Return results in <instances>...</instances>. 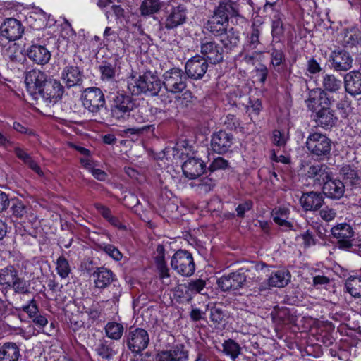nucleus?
I'll return each mask as SVG.
<instances>
[{
  "mask_svg": "<svg viewBox=\"0 0 361 361\" xmlns=\"http://www.w3.org/2000/svg\"><path fill=\"white\" fill-rule=\"evenodd\" d=\"M205 169V164L200 159L190 157L182 165L184 175L189 179H196Z\"/></svg>",
  "mask_w": 361,
  "mask_h": 361,
  "instance_id": "aec40b11",
  "label": "nucleus"
},
{
  "mask_svg": "<svg viewBox=\"0 0 361 361\" xmlns=\"http://www.w3.org/2000/svg\"><path fill=\"white\" fill-rule=\"evenodd\" d=\"M26 52L27 57L38 65L47 64L51 59V52L44 45L32 44Z\"/></svg>",
  "mask_w": 361,
  "mask_h": 361,
  "instance_id": "a211bd4d",
  "label": "nucleus"
},
{
  "mask_svg": "<svg viewBox=\"0 0 361 361\" xmlns=\"http://www.w3.org/2000/svg\"><path fill=\"white\" fill-rule=\"evenodd\" d=\"M306 147L312 156L322 160L330 155L331 140L324 134L312 133L307 138Z\"/></svg>",
  "mask_w": 361,
  "mask_h": 361,
  "instance_id": "39448f33",
  "label": "nucleus"
},
{
  "mask_svg": "<svg viewBox=\"0 0 361 361\" xmlns=\"http://www.w3.org/2000/svg\"><path fill=\"white\" fill-rule=\"evenodd\" d=\"M92 277L95 286L98 288H105L115 281L114 274L106 267H99L93 272Z\"/></svg>",
  "mask_w": 361,
  "mask_h": 361,
  "instance_id": "bb28decb",
  "label": "nucleus"
},
{
  "mask_svg": "<svg viewBox=\"0 0 361 361\" xmlns=\"http://www.w3.org/2000/svg\"><path fill=\"white\" fill-rule=\"evenodd\" d=\"M62 80L68 87H73L81 82V73L75 66H66L61 75Z\"/></svg>",
  "mask_w": 361,
  "mask_h": 361,
  "instance_id": "7c9ffc66",
  "label": "nucleus"
},
{
  "mask_svg": "<svg viewBox=\"0 0 361 361\" xmlns=\"http://www.w3.org/2000/svg\"><path fill=\"white\" fill-rule=\"evenodd\" d=\"M99 248L116 261H119L122 258L121 252L113 245L102 243L99 245Z\"/></svg>",
  "mask_w": 361,
  "mask_h": 361,
  "instance_id": "3c124183",
  "label": "nucleus"
},
{
  "mask_svg": "<svg viewBox=\"0 0 361 361\" xmlns=\"http://www.w3.org/2000/svg\"><path fill=\"white\" fill-rule=\"evenodd\" d=\"M14 153L16 156L21 160L25 165H27L30 169L34 171L39 175H42V171L37 164V163L32 159L29 153H27L24 149L19 147L14 148Z\"/></svg>",
  "mask_w": 361,
  "mask_h": 361,
  "instance_id": "e433bc0d",
  "label": "nucleus"
},
{
  "mask_svg": "<svg viewBox=\"0 0 361 361\" xmlns=\"http://www.w3.org/2000/svg\"><path fill=\"white\" fill-rule=\"evenodd\" d=\"M118 61V58H116L111 61H104L99 66V69L101 73V79L103 81L111 82L116 80L120 71Z\"/></svg>",
  "mask_w": 361,
  "mask_h": 361,
  "instance_id": "a878e982",
  "label": "nucleus"
},
{
  "mask_svg": "<svg viewBox=\"0 0 361 361\" xmlns=\"http://www.w3.org/2000/svg\"><path fill=\"white\" fill-rule=\"evenodd\" d=\"M307 176L319 185H324L331 177V172L325 164L312 165L307 170Z\"/></svg>",
  "mask_w": 361,
  "mask_h": 361,
  "instance_id": "b1692460",
  "label": "nucleus"
},
{
  "mask_svg": "<svg viewBox=\"0 0 361 361\" xmlns=\"http://www.w3.org/2000/svg\"><path fill=\"white\" fill-rule=\"evenodd\" d=\"M187 19V9L183 5L172 7L166 11L163 25L167 30H173L183 24Z\"/></svg>",
  "mask_w": 361,
  "mask_h": 361,
  "instance_id": "f8f14e48",
  "label": "nucleus"
},
{
  "mask_svg": "<svg viewBox=\"0 0 361 361\" xmlns=\"http://www.w3.org/2000/svg\"><path fill=\"white\" fill-rule=\"evenodd\" d=\"M171 266L177 274L186 277L192 276L195 270L192 254L183 250L174 253L171 259Z\"/></svg>",
  "mask_w": 361,
  "mask_h": 361,
  "instance_id": "423d86ee",
  "label": "nucleus"
},
{
  "mask_svg": "<svg viewBox=\"0 0 361 361\" xmlns=\"http://www.w3.org/2000/svg\"><path fill=\"white\" fill-rule=\"evenodd\" d=\"M307 71L311 74H317L322 71L319 63L314 58L307 61Z\"/></svg>",
  "mask_w": 361,
  "mask_h": 361,
  "instance_id": "0e129e2a",
  "label": "nucleus"
},
{
  "mask_svg": "<svg viewBox=\"0 0 361 361\" xmlns=\"http://www.w3.org/2000/svg\"><path fill=\"white\" fill-rule=\"evenodd\" d=\"M205 286L206 282L203 279H199L190 281L184 285L185 294L191 298L192 295L201 293Z\"/></svg>",
  "mask_w": 361,
  "mask_h": 361,
  "instance_id": "a18cd8bd",
  "label": "nucleus"
},
{
  "mask_svg": "<svg viewBox=\"0 0 361 361\" xmlns=\"http://www.w3.org/2000/svg\"><path fill=\"white\" fill-rule=\"evenodd\" d=\"M162 84L168 92L180 93L187 87L186 77L181 69L173 68L163 74Z\"/></svg>",
  "mask_w": 361,
  "mask_h": 361,
  "instance_id": "0eeeda50",
  "label": "nucleus"
},
{
  "mask_svg": "<svg viewBox=\"0 0 361 361\" xmlns=\"http://www.w3.org/2000/svg\"><path fill=\"white\" fill-rule=\"evenodd\" d=\"M253 203L252 201H245V202L240 204L237 208V215L239 217H243L245 213L252 209Z\"/></svg>",
  "mask_w": 361,
  "mask_h": 361,
  "instance_id": "69168bd1",
  "label": "nucleus"
},
{
  "mask_svg": "<svg viewBox=\"0 0 361 361\" xmlns=\"http://www.w3.org/2000/svg\"><path fill=\"white\" fill-rule=\"evenodd\" d=\"M250 87L247 85L239 86L231 93V98L235 105L248 108L250 103Z\"/></svg>",
  "mask_w": 361,
  "mask_h": 361,
  "instance_id": "2f4dec72",
  "label": "nucleus"
},
{
  "mask_svg": "<svg viewBox=\"0 0 361 361\" xmlns=\"http://www.w3.org/2000/svg\"><path fill=\"white\" fill-rule=\"evenodd\" d=\"M161 6L159 0H143L140 6V11L143 16H150L158 13Z\"/></svg>",
  "mask_w": 361,
  "mask_h": 361,
  "instance_id": "ea45409f",
  "label": "nucleus"
},
{
  "mask_svg": "<svg viewBox=\"0 0 361 361\" xmlns=\"http://www.w3.org/2000/svg\"><path fill=\"white\" fill-rule=\"evenodd\" d=\"M227 16L231 18L240 16L239 5L235 1H222Z\"/></svg>",
  "mask_w": 361,
  "mask_h": 361,
  "instance_id": "13d9d810",
  "label": "nucleus"
},
{
  "mask_svg": "<svg viewBox=\"0 0 361 361\" xmlns=\"http://www.w3.org/2000/svg\"><path fill=\"white\" fill-rule=\"evenodd\" d=\"M126 343L128 348L132 353H140L149 345V334L142 328H131L126 334Z\"/></svg>",
  "mask_w": 361,
  "mask_h": 361,
  "instance_id": "6e6552de",
  "label": "nucleus"
},
{
  "mask_svg": "<svg viewBox=\"0 0 361 361\" xmlns=\"http://www.w3.org/2000/svg\"><path fill=\"white\" fill-rule=\"evenodd\" d=\"M261 34V31L256 26L252 27V30L250 34L247 36V45L250 47V49H256L258 44H259V35Z\"/></svg>",
  "mask_w": 361,
  "mask_h": 361,
  "instance_id": "5fc2aeb1",
  "label": "nucleus"
},
{
  "mask_svg": "<svg viewBox=\"0 0 361 361\" xmlns=\"http://www.w3.org/2000/svg\"><path fill=\"white\" fill-rule=\"evenodd\" d=\"M336 102L334 97L324 91L310 92L309 98L306 100V105L309 110L314 113V121L319 127L324 129H330L335 126L338 117L335 111L331 109V106Z\"/></svg>",
  "mask_w": 361,
  "mask_h": 361,
  "instance_id": "f257e3e1",
  "label": "nucleus"
},
{
  "mask_svg": "<svg viewBox=\"0 0 361 361\" xmlns=\"http://www.w3.org/2000/svg\"><path fill=\"white\" fill-rule=\"evenodd\" d=\"M47 75L44 72L33 69L26 73L25 83L27 92L35 97L47 81Z\"/></svg>",
  "mask_w": 361,
  "mask_h": 361,
  "instance_id": "ddd939ff",
  "label": "nucleus"
},
{
  "mask_svg": "<svg viewBox=\"0 0 361 361\" xmlns=\"http://www.w3.org/2000/svg\"><path fill=\"white\" fill-rule=\"evenodd\" d=\"M340 176L346 185H356L360 184V177L357 171L350 165H344L340 169Z\"/></svg>",
  "mask_w": 361,
  "mask_h": 361,
  "instance_id": "f704fd0d",
  "label": "nucleus"
},
{
  "mask_svg": "<svg viewBox=\"0 0 361 361\" xmlns=\"http://www.w3.org/2000/svg\"><path fill=\"white\" fill-rule=\"evenodd\" d=\"M0 286L6 290L13 289L16 293L25 294L29 292L27 282L12 265L0 269Z\"/></svg>",
  "mask_w": 361,
  "mask_h": 361,
  "instance_id": "7ed1b4c3",
  "label": "nucleus"
},
{
  "mask_svg": "<svg viewBox=\"0 0 361 361\" xmlns=\"http://www.w3.org/2000/svg\"><path fill=\"white\" fill-rule=\"evenodd\" d=\"M283 16L280 13H276L272 18L271 34L274 38L281 39L284 35L285 27L283 23Z\"/></svg>",
  "mask_w": 361,
  "mask_h": 361,
  "instance_id": "a19ab883",
  "label": "nucleus"
},
{
  "mask_svg": "<svg viewBox=\"0 0 361 361\" xmlns=\"http://www.w3.org/2000/svg\"><path fill=\"white\" fill-rule=\"evenodd\" d=\"M300 202L305 211H314L322 207L324 203V198L320 192H310L302 194Z\"/></svg>",
  "mask_w": 361,
  "mask_h": 361,
  "instance_id": "412c9836",
  "label": "nucleus"
},
{
  "mask_svg": "<svg viewBox=\"0 0 361 361\" xmlns=\"http://www.w3.org/2000/svg\"><path fill=\"white\" fill-rule=\"evenodd\" d=\"M347 291L354 298H361V276L349 277L345 282Z\"/></svg>",
  "mask_w": 361,
  "mask_h": 361,
  "instance_id": "37998d69",
  "label": "nucleus"
},
{
  "mask_svg": "<svg viewBox=\"0 0 361 361\" xmlns=\"http://www.w3.org/2000/svg\"><path fill=\"white\" fill-rule=\"evenodd\" d=\"M247 276L243 272L236 271L224 275L217 280L218 287L222 291L236 290L245 286Z\"/></svg>",
  "mask_w": 361,
  "mask_h": 361,
  "instance_id": "9d476101",
  "label": "nucleus"
},
{
  "mask_svg": "<svg viewBox=\"0 0 361 361\" xmlns=\"http://www.w3.org/2000/svg\"><path fill=\"white\" fill-rule=\"evenodd\" d=\"M233 142V136L226 131L220 130L213 134L211 146L215 152L223 154L226 152Z\"/></svg>",
  "mask_w": 361,
  "mask_h": 361,
  "instance_id": "f3484780",
  "label": "nucleus"
},
{
  "mask_svg": "<svg viewBox=\"0 0 361 361\" xmlns=\"http://www.w3.org/2000/svg\"><path fill=\"white\" fill-rule=\"evenodd\" d=\"M247 111L251 110L250 114H254L256 116H258L262 109V102L259 99H251L250 106L248 108H245Z\"/></svg>",
  "mask_w": 361,
  "mask_h": 361,
  "instance_id": "e2e57ef3",
  "label": "nucleus"
},
{
  "mask_svg": "<svg viewBox=\"0 0 361 361\" xmlns=\"http://www.w3.org/2000/svg\"><path fill=\"white\" fill-rule=\"evenodd\" d=\"M228 23L225 18L218 19L217 17L212 16L207 23V29L215 35H220L226 31Z\"/></svg>",
  "mask_w": 361,
  "mask_h": 361,
  "instance_id": "79ce46f5",
  "label": "nucleus"
},
{
  "mask_svg": "<svg viewBox=\"0 0 361 361\" xmlns=\"http://www.w3.org/2000/svg\"><path fill=\"white\" fill-rule=\"evenodd\" d=\"M342 85V81L338 79L333 74H323L322 75V89H319L317 91H312L311 92H316L317 95L319 91H324L325 93H338Z\"/></svg>",
  "mask_w": 361,
  "mask_h": 361,
  "instance_id": "c85d7f7f",
  "label": "nucleus"
},
{
  "mask_svg": "<svg viewBox=\"0 0 361 361\" xmlns=\"http://www.w3.org/2000/svg\"><path fill=\"white\" fill-rule=\"evenodd\" d=\"M127 87L129 92L134 95L144 93L154 96L161 88V81L156 74L151 71H147L139 78H128Z\"/></svg>",
  "mask_w": 361,
  "mask_h": 361,
  "instance_id": "f03ea898",
  "label": "nucleus"
},
{
  "mask_svg": "<svg viewBox=\"0 0 361 361\" xmlns=\"http://www.w3.org/2000/svg\"><path fill=\"white\" fill-rule=\"evenodd\" d=\"M201 54L212 63H217L223 60V50L214 40L204 39L201 42Z\"/></svg>",
  "mask_w": 361,
  "mask_h": 361,
  "instance_id": "dca6fc26",
  "label": "nucleus"
},
{
  "mask_svg": "<svg viewBox=\"0 0 361 361\" xmlns=\"http://www.w3.org/2000/svg\"><path fill=\"white\" fill-rule=\"evenodd\" d=\"M56 264L57 274L62 279L68 277L71 272V267L68 260L63 256H61L57 259Z\"/></svg>",
  "mask_w": 361,
  "mask_h": 361,
  "instance_id": "8fccbe9b",
  "label": "nucleus"
},
{
  "mask_svg": "<svg viewBox=\"0 0 361 361\" xmlns=\"http://www.w3.org/2000/svg\"><path fill=\"white\" fill-rule=\"evenodd\" d=\"M28 210V207L20 200H16L12 202L11 211L12 215L17 219H22L25 216Z\"/></svg>",
  "mask_w": 361,
  "mask_h": 361,
  "instance_id": "09e8293b",
  "label": "nucleus"
},
{
  "mask_svg": "<svg viewBox=\"0 0 361 361\" xmlns=\"http://www.w3.org/2000/svg\"><path fill=\"white\" fill-rule=\"evenodd\" d=\"M223 352L234 360L238 357L240 352V348L235 341L232 339H229L225 341L223 343Z\"/></svg>",
  "mask_w": 361,
  "mask_h": 361,
  "instance_id": "de8ad7c7",
  "label": "nucleus"
},
{
  "mask_svg": "<svg viewBox=\"0 0 361 361\" xmlns=\"http://www.w3.org/2000/svg\"><path fill=\"white\" fill-rule=\"evenodd\" d=\"M209 318L215 325H219L224 320V313L221 308L212 306L210 309Z\"/></svg>",
  "mask_w": 361,
  "mask_h": 361,
  "instance_id": "4d7b16f0",
  "label": "nucleus"
},
{
  "mask_svg": "<svg viewBox=\"0 0 361 361\" xmlns=\"http://www.w3.org/2000/svg\"><path fill=\"white\" fill-rule=\"evenodd\" d=\"M63 93V87L61 84L55 79H50L47 81L41 89L39 95L49 103L55 104L61 99Z\"/></svg>",
  "mask_w": 361,
  "mask_h": 361,
  "instance_id": "2eb2a0df",
  "label": "nucleus"
},
{
  "mask_svg": "<svg viewBox=\"0 0 361 361\" xmlns=\"http://www.w3.org/2000/svg\"><path fill=\"white\" fill-rule=\"evenodd\" d=\"M135 104L128 95L118 93L113 98L111 106V116L117 123H123L130 119Z\"/></svg>",
  "mask_w": 361,
  "mask_h": 361,
  "instance_id": "20e7f679",
  "label": "nucleus"
},
{
  "mask_svg": "<svg viewBox=\"0 0 361 361\" xmlns=\"http://www.w3.org/2000/svg\"><path fill=\"white\" fill-rule=\"evenodd\" d=\"M288 139V135L279 130H274L272 133V143L278 147H284Z\"/></svg>",
  "mask_w": 361,
  "mask_h": 361,
  "instance_id": "864d4df0",
  "label": "nucleus"
},
{
  "mask_svg": "<svg viewBox=\"0 0 361 361\" xmlns=\"http://www.w3.org/2000/svg\"><path fill=\"white\" fill-rule=\"evenodd\" d=\"M345 184L337 179H331V177L323 185V192L331 199L338 200L345 192Z\"/></svg>",
  "mask_w": 361,
  "mask_h": 361,
  "instance_id": "393cba45",
  "label": "nucleus"
},
{
  "mask_svg": "<svg viewBox=\"0 0 361 361\" xmlns=\"http://www.w3.org/2000/svg\"><path fill=\"white\" fill-rule=\"evenodd\" d=\"M133 114L130 116V119L132 122H135L136 123H144L149 121V115L147 114V110L145 108H140L136 111H132Z\"/></svg>",
  "mask_w": 361,
  "mask_h": 361,
  "instance_id": "603ef678",
  "label": "nucleus"
},
{
  "mask_svg": "<svg viewBox=\"0 0 361 361\" xmlns=\"http://www.w3.org/2000/svg\"><path fill=\"white\" fill-rule=\"evenodd\" d=\"M331 233L336 239V245L339 249L348 250L353 247L354 231L348 224L341 223L333 226Z\"/></svg>",
  "mask_w": 361,
  "mask_h": 361,
  "instance_id": "1a4fd4ad",
  "label": "nucleus"
},
{
  "mask_svg": "<svg viewBox=\"0 0 361 361\" xmlns=\"http://www.w3.org/2000/svg\"><path fill=\"white\" fill-rule=\"evenodd\" d=\"M96 352L99 357L105 361H109L115 355V352L106 341H102L98 344Z\"/></svg>",
  "mask_w": 361,
  "mask_h": 361,
  "instance_id": "49530a36",
  "label": "nucleus"
},
{
  "mask_svg": "<svg viewBox=\"0 0 361 361\" xmlns=\"http://www.w3.org/2000/svg\"><path fill=\"white\" fill-rule=\"evenodd\" d=\"M20 350L13 343H6L0 349V361H18Z\"/></svg>",
  "mask_w": 361,
  "mask_h": 361,
  "instance_id": "c9c22d12",
  "label": "nucleus"
},
{
  "mask_svg": "<svg viewBox=\"0 0 361 361\" xmlns=\"http://www.w3.org/2000/svg\"><path fill=\"white\" fill-rule=\"evenodd\" d=\"M106 336L114 340H119L123 334V326L121 324L117 322H108L105 326Z\"/></svg>",
  "mask_w": 361,
  "mask_h": 361,
  "instance_id": "c03bdc74",
  "label": "nucleus"
},
{
  "mask_svg": "<svg viewBox=\"0 0 361 361\" xmlns=\"http://www.w3.org/2000/svg\"><path fill=\"white\" fill-rule=\"evenodd\" d=\"M299 237L302 238V243L305 247H310L315 244V240L313 235L308 230L301 234Z\"/></svg>",
  "mask_w": 361,
  "mask_h": 361,
  "instance_id": "338daca9",
  "label": "nucleus"
},
{
  "mask_svg": "<svg viewBox=\"0 0 361 361\" xmlns=\"http://www.w3.org/2000/svg\"><path fill=\"white\" fill-rule=\"evenodd\" d=\"M228 166V161L223 157H219L213 160L209 166V169L211 171H214L219 169H226Z\"/></svg>",
  "mask_w": 361,
  "mask_h": 361,
  "instance_id": "bf43d9fd",
  "label": "nucleus"
},
{
  "mask_svg": "<svg viewBox=\"0 0 361 361\" xmlns=\"http://www.w3.org/2000/svg\"><path fill=\"white\" fill-rule=\"evenodd\" d=\"M334 99H336V102L337 101L336 104V108L338 110L343 111L344 114H345L346 108H348L350 104V102L348 99V97L347 95L343 93H336L335 94Z\"/></svg>",
  "mask_w": 361,
  "mask_h": 361,
  "instance_id": "6e6d98bb",
  "label": "nucleus"
},
{
  "mask_svg": "<svg viewBox=\"0 0 361 361\" xmlns=\"http://www.w3.org/2000/svg\"><path fill=\"white\" fill-rule=\"evenodd\" d=\"M321 218L325 221H331L334 220L337 214L336 209L325 207L319 211Z\"/></svg>",
  "mask_w": 361,
  "mask_h": 361,
  "instance_id": "052dcab7",
  "label": "nucleus"
},
{
  "mask_svg": "<svg viewBox=\"0 0 361 361\" xmlns=\"http://www.w3.org/2000/svg\"><path fill=\"white\" fill-rule=\"evenodd\" d=\"M1 28V35L10 41L19 39L23 33L20 22L15 18H7Z\"/></svg>",
  "mask_w": 361,
  "mask_h": 361,
  "instance_id": "6ab92c4d",
  "label": "nucleus"
},
{
  "mask_svg": "<svg viewBox=\"0 0 361 361\" xmlns=\"http://www.w3.org/2000/svg\"><path fill=\"white\" fill-rule=\"evenodd\" d=\"M208 66L205 58L195 56L186 62L185 71L188 78L193 80H200L205 75Z\"/></svg>",
  "mask_w": 361,
  "mask_h": 361,
  "instance_id": "4468645a",
  "label": "nucleus"
},
{
  "mask_svg": "<svg viewBox=\"0 0 361 361\" xmlns=\"http://www.w3.org/2000/svg\"><path fill=\"white\" fill-rule=\"evenodd\" d=\"M290 210L287 207L280 206L275 207L271 212L274 221L280 226L291 228L292 224L288 221Z\"/></svg>",
  "mask_w": 361,
  "mask_h": 361,
  "instance_id": "72a5a7b5",
  "label": "nucleus"
},
{
  "mask_svg": "<svg viewBox=\"0 0 361 361\" xmlns=\"http://www.w3.org/2000/svg\"><path fill=\"white\" fill-rule=\"evenodd\" d=\"M83 106L91 112H97L105 104V98L99 88L90 87L82 94Z\"/></svg>",
  "mask_w": 361,
  "mask_h": 361,
  "instance_id": "9b49d317",
  "label": "nucleus"
},
{
  "mask_svg": "<svg viewBox=\"0 0 361 361\" xmlns=\"http://www.w3.org/2000/svg\"><path fill=\"white\" fill-rule=\"evenodd\" d=\"M268 75L267 68L264 65H260L256 68V75L260 82L264 83Z\"/></svg>",
  "mask_w": 361,
  "mask_h": 361,
  "instance_id": "774afa93",
  "label": "nucleus"
},
{
  "mask_svg": "<svg viewBox=\"0 0 361 361\" xmlns=\"http://www.w3.org/2000/svg\"><path fill=\"white\" fill-rule=\"evenodd\" d=\"M291 275L287 270H277L269 277V286L283 288L290 281Z\"/></svg>",
  "mask_w": 361,
  "mask_h": 361,
  "instance_id": "473e14b6",
  "label": "nucleus"
},
{
  "mask_svg": "<svg viewBox=\"0 0 361 361\" xmlns=\"http://www.w3.org/2000/svg\"><path fill=\"white\" fill-rule=\"evenodd\" d=\"M188 359V352L184 345H178L170 350L163 351L159 355V361H185Z\"/></svg>",
  "mask_w": 361,
  "mask_h": 361,
  "instance_id": "cd10ccee",
  "label": "nucleus"
},
{
  "mask_svg": "<svg viewBox=\"0 0 361 361\" xmlns=\"http://www.w3.org/2000/svg\"><path fill=\"white\" fill-rule=\"evenodd\" d=\"M268 52L270 54L271 63L274 67H278L284 62L283 46L279 42L271 43Z\"/></svg>",
  "mask_w": 361,
  "mask_h": 361,
  "instance_id": "4c0bfd02",
  "label": "nucleus"
},
{
  "mask_svg": "<svg viewBox=\"0 0 361 361\" xmlns=\"http://www.w3.org/2000/svg\"><path fill=\"white\" fill-rule=\"evenodd\" d=\"M22 310L26 312L30 318L36 316V314L39 312L36 301L34 298L30 300L27 305L23 306Z\"/></svg>",
  "mask_w": 361,
  "mask_h": 361,
  "instance_id": "680f3d73",
  "label": "nucleus"
},
{
  "mask_svg": "<svg viewBox=\"0 0 361 361\" xmlns=\"http://www.w3.org/2000/svg\"><path fill=\"white\" fill-rule=\"evenodd\" d=\"M221 36V42L224 46L229 49L236 47L240 41L239 33L231 28L228 30L224 32Z\"/></svg>",
  "mask_w": 361,
  "mask_h": 361,
  "instance_id": "58836bf2",
  "label": "nucleus"
},
{
  "mask_svg": "<svg viewBox=\"0 0 361 361\" xmlns=\"http://www.w3.org/2000/svg\"><path fill=\"white\" fill-rule=\"evenodd\" d=\"M344 86L345 91L352 96L361 94V73L353 71L348 73L344 77Z\"/></svg>",
  "mask_w": 361,
  "mask_h": 361,
  "instance_id": "4be33fe9",
  "label": "nucleus"
},
{
  "mask_svg": "<svg viewBox=\"0 0 361 361\" xmlns=\"http://www.w3.org/2000/svg\"><path fill=\"white\" fill-rule=\"evenodd\" d=\"M331 59L334 70L348 71L352 67L353 59L348 52L344 50L334 51L331 53Z\"/></svg>",
  "mask_w": 361,
  "mask_h": 361,
  "instance_id": "5701e85b",
  "label": "nucleus"
},
{
  "mask_svg": "<svg viewBox=\"0 0 361 361\" xmlns=\"http://www.w3.org/2000/svg\"><path fill=\"white\" fill-rule=\"evenodd\" d=\"M216 185V180L213 177L207 176L201 178L197 179L195 181L190 183L189 185L194 189V190L200 194L204 195L213 190Z\"/></svg>",
  "mask_w": 361,
  "mask_h": 361,
  "instance_id": "c756f323",
  "label": "nucleus"
}]
</instances>
